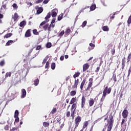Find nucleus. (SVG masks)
Segmentation results:
<instances>
[{"label": "nucleus", "mask_w": 131, "mask_h": 131, "mask_svg": "<svg viewBox=\"0 0 131 131\" xmlns=\"http://www.w3.org/2000/svg\"><path fill=\"white\" fill-rule=\"evenodd\" d=\"M111 53L112 55H114V54H115V49H114V48L112 49Z\"/></svg>", "instance_id": "bf43d9fd"}, {"label": "nucleus", "mask_w": 131, "mask_h": 131, "mask_svg": "<svg viewBox=\"0 0 131 131\" xmlns=\"http://www.w3.org/2000/svg\"><path fill=\"white\" fill-rule=\"evenodd\" d=\"M76 111H75V110H71V117H72V119H74Z\"/></svg>", "instance_id": "2eb2a0df"}, {"label": "nucleus", "mask_w": 131, "mask_h": 131, "mask_svg": "<svg viewBox=\"0 0 131 131\" xmlns=\"http://www.w3.org/2000/svg\"><path fill=\"white\" fill-rule=\"evenodd\" d=\"M88 21H86V20L84 21L81 25V27H82V28H83V27H85Z\"/></svg>", "instance_id": "58836bf2"}, {"label": "nucleus", "mask_w": 131, "mask_h": 131, "mask_svg": "<svg viewBox=\"0 0 131 131\" xmlns=\"http://www.w3.org/2000/svg\"><path fill=\"white\" fill-rule=\"evenodd\" d=\"M2 8H3L4 9H5V10H6V8H7V4L3 5Z\"/></svg>", "instance_id": "338daca9"}, {"label": "nucleus", "mask_w": 131, "mask_h": 131, "mask_svg": "<svg viewBox=\"0 0 131 131\" xmlns=\"http://www.w3.org/2000/svg\"><path fill=\"white\" fill-rule=\"evenodd\" d=\"M47 61H48V57H45L43 60V61L42 62V64H46V63L47 62Z\"/></svg>", "instance_id": "8fccbe9b"}, {"label": "nucleus", "mask_w": 131, "mask_h": 131, "mask_svg": "<svg viewBox=\"0 0 131 131\" xmlns=\"http://www.w3.org/2000/svg\"><path fill=\"white\" fill-rule=\"evenodd\" d=\"M66 117L68 118L70 117V115H71V113H70V111H68L66 113Z\"/></svg>", "instance_id": "ea45409f"}, {"label": "nucleus", "mask_w": 131, "mask_h": 131, "mask_svg": "<svg viewBox=\"0 0 131 131\" xmlns=\"http://www.w3.org/2000/svg\"><path fill=\"white\" fill-rule=\"evenodd\" d=\"M61 119H62L61 118V117H56L54 118L53 123H55V122H56V123H59V124H61Z\"/></svg>", "instance_id": "6e6552de"}, {"label": "nucleus", "mask_w": 131, "mask_h": 131, "mask_svg": "<svg viewBox=\"0 0 131 131\" xmlns=\"http://www.w3.org/2000/svg\"><path fill=\"white\" fill-rule=\"evenodd\" d=\"M85 105V97L84 96H82L81 98V108H83Z\"/></svg>", "instance_id": "9b49d317"}, {"label": "nucleus", "mask_w": 131, "mask_h": 131, "mask_svg": "<svg viewBox=\"0 0 131 131\" xmlns=\"http://www.w3.org/2000/svg\"><path fill=\"white\" fill-rule=\"evenodd\" d=\"M18 129L17 127H13L11 129H10L9 131H16Z\"/></svg>", "instance_id": "3c124183"}, {"label": "nucleus", "mask_w": 131, "mask_h": 131, "mask_svg": "<svg viewBox=\"0 0 131 131\" xmlns=\"http://www.w3.org/2000/svg\"><path fill=\"white\" fill-rule=\"evenodd\" d=\"M12 7L13 8L15 9V10H17V9H18V6L17 5V4H16V3H14L12 5Z\"/></svg>", "instance_id": "49530a36"}, {"label": "nucleus", "mask_w": 131, "mask_h": 131, "mask_svg": "<svg viewBox=\"0 0 131 131\" xmlns=\"http://www.w3.org/2000/svg\"><path fill=\"white\" fill-rule=\"evenodd\" d=\"M43 126H44V127H49V126H50V123L44 122L43 123Z\"/></svg>", "instance_id": "c756f323"}, {"label": "nucleus", "mask_w": 131, "mask_h": 131, "mask_svg": "<svg viewBox=\"0 0 131 131\" xmlns=\"http://www.w3.org/2000/svg\"><path fill=\"white\" fill-rule=\"evenodd\" d=\"M25 97H26V90L25 89H23L21 98H25Z\"/></svg>", "instance_id": "aec40b11"}, {"label": "nucleus", "mask_w": 131, "mask_h": 131, "mask_svg": "<svg viewBox=\"0 0 131 131\" xmlns=\"http://www.w3.org/2000/svg\"><path fill=\"white\" fill-rule=\"evenodd\" d=\"M42 26V29L44 31H48V32H51L52 31V29H51V26L49 24H45Z\"/></svg>", "instance_id": "39448f33"}, {"label": "nucleus", "mask_w": 131, "mask_h": 131, "mask_svg": "<svg viewBox=\"0 0 131 131\" xmlns=\"http://www.w3.org/2000/svg\"><path fill=\"white\" fill-rule=\"evenodd\" d=\"M80 75V72H76L74 75H73V78H76V77H79Z\"/></svg>", "instance_id": "393cba45"}, {"label": "nucleus", "mask_w": 131, "mask_h": 131, "mask_svg": "<svg viewBox=\"0 0 131 131\" xmlns=\"http://www.w3.org/2000/svg\"><path fill=\"white\" fill-rule=\"evenodd\" d=\"M46 47L48 49H50V48H52V43L51 42H48L46 44Z\"/></svg>", "instance_id": "a19ab883"}, {"label": "nucleus", "mask_w": 131, "mask_h": 131, "mask_svg": "<svg viewBox=\"0 0 131 131\" xmlns=\"http://www.w3.org/2000/svg\"><path fill=\"white\" fill-rule=\"evenodd\" d=\"M11 35H12V34L11 33H8L4 36V38H9V37H10Z\"/></svg>", "instance_id": "c9c22d12"}, {"label": "nucleus", "mask_w": 131, "mask_h": 131, "mask_svg": "<svg viewBox=\"0 0 131 131\" xmlns=\"http://www.w3.org/2000/svg\"><path fill=\"white\" fill-rule=\"evenodd\" d=\"M75 95H76V91L74 90L70 92V96H71L72 97H74Z\"/></svg>", "instance_id": "cd10ccee"}, {"label": "nucleus", "mask_w": 131, "mask_h": 131, "mask_svg": "<svg viewBox=\"0 0 131 131\" xmlns=\"http://www.w3.org/2000/svg\"><path fill=\"white\" fill-rule=\"evenodd\" d=\"M13 40H8V42L6 43V45L10 46V45H11V43H13Z\"/></svg>", "instance_id": "79ce46f5"}, {"label": "nucleus", "mask_w": 131, "mask_h": 131, "mask_svg": "<svg viewBox=\"0 0 131 131\" xmlns=\"http://www.w3.org/2000/svg\"><path fill=\"white\" fill-rule=\"evenodd\" d=\"M77 102H75V104H72V106L71 107V110H75L76 111V108H77V106L76 105Z\"/></svg>", "instance_id": "dca6fc26"}, {"label": "nucleus", "mask_w": 131, "mask_h": 131, "mask_svg": "<svg viewBox=\"0 0 131 131\" xmlns=\"http://www.w3.org/2000/svg\"><path fill=\"white\" fill-rule=\"evenodd\" d=\"M93 80H94L93 78H90L89 79V82L88 83V86L86 89V91H90V89L92 88V86H93Z\"/></svg>", "instance_id": "423d86ee"}, {"label": "nucleus", "mask_w": 131, "mask_h": 131, "mask_svg": "<svg viewBox=\"0 0 131 131\" xmlns=\"http://www.w3.org/2000/svg\"><path fill=\"white\" fill-rule=\"evenodd\" d=\"M122 115L123 118H127V116H128V111L127 110H124L122 113Z\"/></svg>", "instance_id": "0eeeda50"}, {"label": "nucleus", "mask_w": 131, "mask_h": 131, "mask_svg": "<svg viewBox=\"0 0 131 131\" xmlns=\"http://www.w3.org/2000/svg\"><path fill=\"white\" fill-rule=\"evenodd\" d=\"M30 36H31V29H28L25 33V37H30Z\"/></svg>", "instance_id": "1a4fd4ad"}, {"label": "nucleus", "mask_w": 131, "mask_h": 131, "mask_svg": "<svg viewBox=\"0 0 131 131\" xmlns=\"http://www.w3.org/2000/svg\"><path fill=\"white\" fill-rule=\"evenodd\" d=\"M43 0H38L36 2V4H40V3H42Z\"/></svg>", "instance_id": "680f3d73"}, {"label": "nucleus", "mask_w": 131, "mask_h": 131, "mask_svg": "<svg viewBox=\"0 0 131 131\" xmlns=\"http://www.w3.org/2000/svg\"><path fill=\"white\" fill-rule=\"evenodd\" d=\"M51 15L52 17H53V18H55V17H57V15H58V13L56 12V11H54V10H53L52 11Z\"/></svg>", "instance_id": "6ab92c4d"}, {"label": "nucleus", "mask_w": 131, "mask_h": 131, "mask_svg": "<svg viewBox=\"0 0 131 131\" xmlns=\"http://www.w3.org/2000/svg\"><path fill=\"white\" fill-rule=\"evenodd\" d=\"M90 68V64L89 63H85L83 65V72L86 71Z\"/></svg>", "instance_id": "9d476101"}, {"label": "nucleus", "mask_w": 131, "mask_h": 131, "mask_svg": "<svg viewBox=\"0 0 131 131\" xmlns=\"http://www.w3.org/2000/svg\"><path fill=\"white\" fill-rule=\"evenodd\" d=\"M39 83V79L38 78L34 80V85H35V86H37V85H38Z\"/></svg>", "instance_id": "4be33fe9"}, {"label": "nucleus", "mask_w": 131, "mask_h": 131, "mask_svg": "<svg viewBox=\"0 0 131 131\" xmlns=\"http://www.w3.org/2000/svg\"><path fill=\"white\" fill-rule=\"evenodd\" d=\"M64 58H65L64 56H61L60 57V61H64Z\"/></svg>", "instance_id": "0e129e2a"}, {"label": "nucleus", "mask_w": 131, "mask_h": 131, "mask_svg": "<svg viewBox=\"0 0 131 131\" xmlns=\"http://www.w3.org/2000/svg\"><path fill=\"white\" fill-rule=\"evenodd\" d=\"M57 111V108H54L52 111L51 112V114H55L56 113V112Z\"/></svg>", "instance_id": "09e8293b"}, {"label": "nucleus", "mask_w": 131, "mask_h": 131, "mask_svg": "<svg viewBox=\"0 0 131 131\" xmlns=\"http://www.w3.org/2000/svg\"><path fill=\"white\" fill-rule=\"evenodd\" d=\"M55 68H56V63L55 62H53L51 63V69L54 70H55Z\"/></svg>", "instance_id": "4c0bfd02"}, {"label": "nucleus", "mask_w": 131, "mask_h": 131, "mask_svg": "<svg viewBox=\"0 0 131 131\" xmlns=\"http://www.w3.org/2000/svg\"><path fill=\"white\" fill-rule=\"evenodd\" d=\"M33 34H34V35H39V33L38 32H37V30H36V29L33 30Z\"/></svg>", "instance_id": "c85d7f7f"}, {"label": "nucleus", "mask_w": 131, "mask_h": 131, "mask_svg": "<svg viewBox=\"0 0 131 131\" xmlns=\"http://www.w3.org/2000/svg\"><path fill=\"white\" fill-rule=\"evenodd\" d=\"M100 66H101V64L99 65V67L96 68L95 72H99V71H100Z\"/></svg>", "instance_id": "4d7b16f0"}, {"label": "nucleus", "mask_w": 131, "mask_h": 131, "mask_svg": "<svg viewBox=\"0 0 131 131\" xmlns=\"http://www.w3.org/2000/svg\"><path fill=\"white\" fill-rule=\"evenodd\" d=\"M26 25V21L23 20L20 23L19 26L20 27H24Z\"/></svg>", "instance_id": "412c9836"}, {"label": "nucleus", "mask_w": 131, "mask_h": 131, "mask_svg": "<svg viewBox=\"0 0 131 131\" xmlns=\"http://www.w3.org/2000/svg\"><path fill=\"white\" fill-rule=\"evenodd\" d=\"M65 33V31L64 30H62L59 34H58V37H62L63 35H64V34Z\"/></svg>", "instance_id": "e433bc0d"}, {"label": "nucleus", "mask_w": 131, "mask_h": 131, "mask_svg": "<svg viewBox=\"0 0 131 131\" xmlns=\"http://www.w3.org/2000/svg\"><path fill=\"white\" fill-rule=\"evenodd\" d=\"M71 33V30L70 29H67L65 31L66 35H69Z\"/></svg>", "instance_id": "5701e85b"}, {"label": "nucleus", "mask_w": 131, "mask_h": 131, "mask_svg": "<svg viewBox=\"0 0 131 131\" xmlns=\"http://www.w3.org/2000/svg\"><path fill=\"white\" fill-rule=\"evenodd\" d=\"M63 16H64V14L63 13H61L58 16V20L61 21V19H63Z\"/></svg>", "instance_id": "2f4dec72"}, {"label": "nucleus", "mask_w": 131, "mask_h": 131, "mask_svg": "<svg viewBox=\"0 0 131 131\" xmlns=\"http://www.w3.org/2000/svg\"><path fill=\"white\" fill-rule=\"evenodd\" d=\"M37 9H38L37 10ZM35 9L37 10V14H41V13H42V11H43V9H42V8H41V7L38 8V6H36L35 7Z\"/></svg>", "instance_id": "ddd939ff"}, {"label": "nucleus", "mask_w": 131, "mask_h": 131, "mask_svg": "<svg viewBox=\"0 0 131 131\" xmlns=\"http://www.w3.org/2000/svg\"><path fill=\"white\" fill-rule=\"evenodd\" d=\"M15 118V122L18 123L19 122L20 119H19V117H14Z\"/></svg>", "instance_id": "5fc2aeb1"}, {"label": "nucleus", "mask_w": 131, "mask_h": 131, "mask_svg": "<svg viewBox=\"0 0 131 131\" xmlns=\"http://www.w3.org/2000/svg\"><path fill=\"white\" fill-rule=\"evenodd\" d=\"M90 8V6H86L85 8H82L80 11L79 13L80 14L82 13V12H83V11H84L85 10V9H89Z\"/></svg>", "instance_id": "a18cd8bd"}, {"label": "nucleus", "mask_w": 131, "mask_h": 131, "mask_svg": "<svg viewBox=\"0 0 131 131\" xmlns=\"http://www.w3.org/2000/svg\"><path fill=\"white\" fill-rule=\"evenodd\" d=\"M88 125H89V122L85 121V122L84 123V125H83V128H85V127H86V126H88Z\"/></svg>", "instance_id": "37998d69"}, {"label": "nucleus", "mask_w": 131, "mask_h": 131, "mask_svg": "<svg viewBox=\"0 0 131 131\" xmlns=\"http://www.w3.org/2000/svg\"><path fill=\"white\" fill-rule=\"evenodd\" d=\"M96 4L92 5L90 7V11H95V10H96Z\"/></svg>", "instance_id": "7c9ffc66"}, {"label": "nucleus", "mask_w": 131, "mask_h": 131, "mask_svg": "<svg viewBox=\"0 0 131 131\" xmlns=\"http://www.w3.org/2000/svg\"><path fill=\"white\" fill-rule=\"evenodd\" d=\"M111 91H112V88H111V87L108 88V86H106L105 88L103 91L102 96L100 99V101L98 104V106L96 107V109H98V108H101V109H102V106H103V102H104L105 99H106V96L109 95V94L111 93Z\"/></svg>", "instance_id": "f257e3e1"}, {"label": "nucleus", "mask_w": 131, "mask_h": 131, "mask_svg": "<svg viewBox=\"0 0 131 131\" xmlns=\"http://www.w3.org/2000/svg\"><path fill=\"white\" fill-rule=\"evenodd\" d=\"M130 73H131V64H130V66L129 67L128 71L127 77H129V75H130Z\"/></svg>", "instance_id": "de8ad7c7"}, {"label": "nucleus", "mask_w": 131, "mask_h": 131, "mask_svg": "<svg viewBox=\"0 0 131 131\" xmlns=\"http://www.w3.org/2000/svg\"><path fill=\"white\" fill-rule=\"evenodd\" d=\"M49 66H50V62L47 61L46 62V66H45L46 69H49Z\"/></svg>", "instance_id": "c03bdc74"}, {"label": "nucleus", "mask_w": 131, "mask_h": 131, "mask_svg": "<svg viewBox=\"0 0 131 131\" xmlns=\"http://www.w3.org/2000/svg\"><path fill=\"white\" fill-rule=\"evenodd\" d=\"M125 122V120L124 119H122V122L121 123V125H123V124Z\"/></svg>", "instance_id": "e2e57ef3"}, {"label": "nucleus", "mask_w": 131, "mask_h": 131, "mask_svg": "<svg viewBox=\"0 0 131 131\" xmlns=\"http://www.w3.org/2000/svg\"><path fill=\"white\" fill-rule=\"evenodd\" d=\"M10 126L9 125H6L5 126H4V129L5 130H9Z\"/></svg>", "instance_id": "864d4df0"}, {"label": "nucleus", "mask_w": 131, "mask_h": 131, "mask_svg": "<svg viewBox=\"0 0 131 131\" xmlns=\"http://www.w3.org/2000/svg\"><path fill=\"white\" fill-rule=\"evenodd\" d=\"M78 83H79V79H75L74 85L76 86L77 88V86L78 85Z\"/></svg>", "instance_id": "473e14b6"}, {"label": "nucleus", "mask_w": 131, "mask_h": 131, "mask_svg": "<svg viewBox=\"0 0 131 131\" xmlns=\"http://www.w3.org/2000/svg\"><path fill=\"white\" fill-rule=\"evenodd\" d=\"M5 65V60H2L1 62H0V66H4Z\"/></svg>", "instance_id": "6e6d98bb"}, {"label": "nucleus", "mask_w": 131, "mask_h": 131, "mask_svg": "<svg viewBox=\"0 0 131 131\" xmlns=\"http://www.w3.org/2000/svg\"><path fill=\"white\" fill-rule=\"evenodd\" d=\"M72 89H73V90H74V89L77 90V86H75V85L74 84L72 85Z\"/></svg>", "instance_id": "69168bd1"}, {"label": "nucleus", "mask_w": 131, "mask_h": 131, "mask_svg": "<svg viewBox=\"0 0 131 131\" xmlns=\"http://www.w3.org/2000/svg\"><path fill=\"white\" fill-rule=\"evenodd\" d=\"M55 22H56V18L54 17L52 19V20L51 23V24H54V23H55Z\"/></svg>", "instance_id": "13d9d810"}, {"label": "nucleus", "mask_w": 131, "mask_h": 131, "mask_svg": "<svg viewBox=\"0 0 131 131\" xmlns=\"http://www.w3.org/2000/svg\"><path fill=\"white\" fill-rule=\"evenodd\" d=\"M19 18V15H18V13H15L14 14V17H13V19L14 21H17V19Z\"/></svg>", "instance_id": "b1692460"}, {"label": "nucleus", "mask_w": 131, "mask_h": 131, "mask_svg": "<svg viewBox=\"0 0 131 131\" xmlns=\"http://www.w3.org/2000/svg\"><path fill=\"white\" fill-rule=\"evenodd\" d=\"M90 47H91V48H93L92 49H94L95 48V44L93 43H90Z\"/></svg>", "instance_id": "052dcab7"}, {"label": "nucleus", "mask_w": 131, "mask_h": 131, "mask_svg": "<svg viewBox=\"0 0 131 131\" xmlns=\"http://www.w3.org/2000/svg\"><path fill=\"white\" fill-rule=\"evenodd\" d=\"M102 30H103V31H109V27L107 26H103L102 27Z\"/></svg>", "instance_id": "bb28decb"}, {"label": "nucleus", "mask_w": 131, "mask_h": 131, "mask_svg": "<svg viewBox=\"0 0 131 131\" xmlns=\"http://www.w3.org/2000/svg\"><path fill=\"white\" fill-rule=\"evenodd\" d=\"M125 57H124L122 59L121 68L122 70H123L125 67Z\"/></svg>", "instance_id": "f8f14e48"}, {"label": "nucleus", "mask_w": 131, "mask_h": 131, "mask_svg": "<svg viewBox=\"0 0 131 131\" xmlns=\"http://www.w3.org/2000/svg\"><path fill=\"white\" fill-rule=\"evenodd\" d=\"M42 50V48H41V45H39L37 46L36 48V51H38L39 50Z\"/></svg>", "instance_id": "603ef678"}, {"label": "nucleus", "mask_w": 131, "mask_h": 131, "mask_svg": "<svg viewBox=\"0 0 131 131\" xmlns=\"http://www.w3.org/2000/svg\"><path fill=\"white\" fill-rule=\"evenodd\" d=\"M81 121V117L79 116H78L75 118V128L74 129L77 128V127L79 125V123Z\"/></svg>", "instance_id": "20e7f679"}, {"label": "nucleus", "mask_w": 131, "mask_h": 131, "mask_svg": "<svg viewBox=\"0 0 131 131\" xmlns=\"http://www.w3.org/2000/svg\"><path fill=\"white\" fill-rule=\"evenodd\" d=\"M85 81H86V79H83L82 82L81 83L80 88L81 91H82L83 86H84V84H85Z\"/></svg>", "instance_id": "4468645a"}, {"label": "nucleus", "mask_w": 131, "mask_h": 131, "mask_svg": "<svg viewBox=\"0 0 131 131\" xmlns=\"http://www.w3.org/2000/svg\"><path fill=\"white\" fill-rule=\"evenodd\" d=\"M94 103L95 101H94V99L93 98H91L89 101V106L92 107L93 105H94Z\"/></svg>", "instance_id": "a211bd4d"}, {"label": "nucleus", "mask_w": 131, "mask_h": 131, "mask_svg": "<svg viewBox=\"0 0 131 131\" xmlns=\"http://www.w3.org/2000/svg\"><path fill=\"white\" fill-rule=\"evenodd\" d=\"M14 117H19V111L15 110L14 112Z\"/></svg>", "instance_id": "72a5a7b5"}, {"label": "nucleus", "mask_w": 131, "mask_h": 131, "mask_svg": "<svg viewBox=\"0 0 131 131\" xmlns=\"http://www.w3.org/2000/svg\"><path fill=\"white\" fill-rule=\"evenodd\" d=\"M48 3H49V0H45L43 2V4H45V5H47V4H48Z\"/></svg>", "instance_id": "774afa93"}, {"label": "nucleus", "mask_w": 131, "mask_h": 131, "mask_svg": "<svg viewBox=\"0 0 131 131\" xmlns=\"http://www.w3.org/2000/svg\"><path fill=\"white\" fill-rule=\"evenodd\" d=\"M112 78H113L114 82H116V81H117V78H116V74H113Z\"/></svg>", "instance_id": "f704fd0d"}, {"label": "nucleus", "mask_w": 131, "mask_h": 131, "mask_svg": "<svg viewBox=\"0 0 131 131\" xmlns=\"http://www.w3.org/2000/svg\"><path fill=\"white\" fill-rule=\"evenodd\" d=\"M107 131H111L113 127V123L114 122V118L112 115L109 117V119L107 120Z\"/></svg>", "instance_id": "f03ea898"}, {"label": "nucleus", "mask_w": 131, "mask_h": 131, "mask_svg": "<svg viewBox=\"0 0 131 131\" xmlns=\"http://www.w3.org/2000/svg\"><path fill=\"white\" fill-rule=\"evenodd\" d=\"M11 75H12V72H7L5 74V78H7V77H11Z\"/></svg>", "instance_id": "a878e982"}, {"label": "nucleus", "mask_w": 131, "mask_h": 131, "mask_svg": "<svg viewBox=\"0 0 131 131\" xmlns=\"http://www.w3.org/2000/svg\"><path fill=\"white\" fill-rule=\"evenodd\" d=\"M75 102H76V97H73L70 102V105L75 104Z\"/></svg>", "instance_id": "f3484780"}, {"label": "nucleus", "mask_w": 131, "mask_h": 131, "mask_svg": "<svg viewBox=\"0 0 131 131\" xmlns=\"http://www.w3.org/2000/svg\"><path fill=\"white\" fill-rule=\"evenodd\" d=\"M50 18H51V12H49L47 14V15L45 18V20L43 21L42 23H40L39 26V28H41V27H42L43 25H45L46 23H48V22L50 21V19H50Z\"/></svg>", "instance_id": "7ed1b4c3"}]
</instances>
